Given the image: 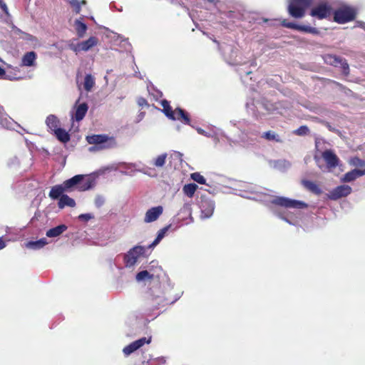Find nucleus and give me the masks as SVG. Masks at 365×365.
I'll return each instance as SVG.
<instances>
[{"label":"nucleus","instance_id":"1","mask_svg":"<svg viewBox=\"0 0 365 365\" xmlns=\"http://www.w3.org/2000/svg\"><path fill=\"white\" fill-rule=\"evenodd\" d=\"M230 123L238 130V136L243 143H251L255 142L259 136L269 142L279 143L284 142L282 137L275 131L268 130L261 133L260 126L247 120H231Z\"/></svg>","mask_w":365,"mask_h":365},{"label":"nucleus","instance_id":"2","mask_svg":"<svg viewBox=\"0 0 365 365\" xmlns=\"http://www.w3.org/2000/svg\"><path fill=\"white\" fill-rule=\"evenodd\" d=\"M263 204L274 215L294 226L297 225V221L292 220L289 216V213L282 209L294 208L302 210L308 207V205L303 201L283 196H272L269 199L264 200Z\"/></svg>","mask_w":365,"mask_h":365},{"label":"nucleus","instance_id":"3","mask_svg":"<svg viewBox=\"0 0 365 365\" xmlns=\"http://www.w3.org/2000/svg\"><path fill=\"white\" fill-rule=\"evenodd\" d=\"M213 41L217 44L218 50L227 64L230 66H246L249 64L250 66L254 68L257 66L256 59L247 60L246 57L240 55L239 49L234 43L227 42L220 43L215 39Z\"/></svg>","mask_w":365,"mask_h":365},{"label":"nucleus","instance_id":"4","mask_svg":"<svg viewBox=\"0 0 365 365\" xmlns=\"http://www.w3.org/2000/svg\"><path fill=\"white\" fill-rule=\"evenodd\" d=\"M66 192L74 190L84 192L93 188L96 184V175H76L72 178L66 180L63 182Z\"/></svg>","mask_w":365,"mask_h":365},{"label":"nucleus","instance_id":"5","mask_svg":"<svg viewBox=\"0 0 365 365\" xmlns=\"http://www.w3.org/2000/svg\"><path fill=\"white\" fill-rule=\"evenodd\" d=\"M166 284L167 287L165 288V291H161L160 287H153L150 288L148 292V301L151 310L158 309L168 304H173L181 297L182 294H178L174 300H169L165 297V292L168 290H171L173 285L170 284L169 279L166 280Z\"/></svg>","mask_w":365,"mask_h":365},{"label":"nucleus","instance_id":"6","mask_svg":"<svg viewBox=\"0 0 365 365\" xmlns=\"http://www.w3.org/2000/svg\"><path fill=\"white\" fill-rule=\"evenodd\" d=\"M86 141L88 144L96 145L100 149H110L116 148L118 144L116 140L113 136H108L106 134H96L86 136Z\"/></svg>","mask_w":365,"mask_h":365},{"label":"nucleus","instance_id":"7","mask_svg":"<svg viewBox=\"0 0 365 365\" xmlns=\"http://www.w3.org/2000/svg\"><path fill=\"white\" fill-rule=\"evenodd\" d=\"M147 248L142 245H135L130 248L123 256V262L126 268H133L139 259L145 256Z\"/></svg>","mask_w":365,"mask_h":365},{"label":"nucleus","instance_id":"8","mask_svg":"<svg viewBox=\"0 0 365 365\" xmlns=\"http://www.w3.org/2000/svg\"><path fill=\"white\" fill-rule=\"evenodd\" d=\"M197 204L200 209V218L202 220L210 218L215 208V201L206 194H201L200 196L197 195Z\"/></svg>","mask_w":365,"mask_h":365},{"label":"nucleus","instance_id":"9","mask_svg":"<svg viewBox=\"0 0 365 365\" xmlns=\"http://www.w3.org/2000/svg\"><path fill=\"white\" fill-rule=\"evenodd\" d=\"M311 4L312 0H290L288 5L289 14L295 19H301Z\"/></svg>","mask_w":365,"mask_h":365},{"label":"nucleus","instance_id":"10","mask_svg":"<svg viewBox=\"0 0 365 365\" xmlns=\"http://www.w3.org/2000/svg\"><path fill=\"white\" fill-rule=\"evenodd\" d=\"M355 17V10L349 6H341L333 12L334 21L341 24L351 21Z\"/></svg>","mask_w":365,"mask_h":365},{"label":"nucleus","instance_id":"11","mask_svg":"<svg viewBox=\"0 0 365 365\" xmlns=\"http://www.w3.org/2000/svg\"><path fill=\"white\" fill-rule=\"evenodd\" d=\"M323 58L325 63L335 67H340L344 75H349V66L345 58L333 54H326L323 56Z\"/></svg>","mask_w":365,"mask_h":365},{"label":"nucleus","instance_id":"12","mask_svg":"<svg viewBox=\"0 0 365 365\" xmlns=\"http://www.w3.org/2000/svg\"><path fill=\"white\" fill-rule=\"evenodd\" d=\"M245 107L247 113L256 118L264 114L262 109L265 110H270L266 103L262 101H255L254 98L247 99Z\"/></svg>","mask_w":365,"mask_h":365},{"label":"nucleus","instance_id":"13","mask_svg":"<svg viewBox=\"0 0 365 365\" xmlns=\"http://www.w3.org/2000/svg\"><path fill=\"white\" fill-rule=\"evenodd\" d=\"M352 192V188L348 185H341L332 190H331L327 194V197L331 200H337L341 197H345L349 195Z\"/></svg>","mask_w":365,"mask_h":365},{"label":"nucleus","instance_id":"14","mask_svg":"<svg viewBox=\"0 0 365 365\" xmlns=\"http://www.w3.org/2000/svg\"><path fill=\"white\" fill-rule=\"evenodd\" d=\"M282 25L285 28L299 31L303 33L312 34L314 35L319 34L318 29L315 27H312L307 25H300L295 22L287 21V20H283Z\"/></svg>","mask_w":365,"mask_h":365},{"label":"nucleus","instance_id":"15","mask_svg":"<svg viewBox=\"0 0 365 365\" xmlns=\"http://www.w3.org/2000/svg\"><path fill=\"white\" fill-rule=\"evenodd\" d=\"M331 12V6L327 3H322L313 7L310 11V15L318 19H327Z\"/></svg>","mask_w":365,"mask_h":365},{"label":"nucleus","instance_id":"16","mask_svg":"<svg viewBox=\"0 0 365 365\" xmlns=\"http://www.w3.org/2000/svg\"><path fill=\"white\" fill-rule=\"evenodd\" d=\"M151 341V337L147 338V337H142L139 339H137L126 346H125L123 349V353L125 356H128L130 355L131 354L134 353L135 351L139 349L140 347H142L145 344H150Z\"/></svg>","mask_w":365,"mask_h":365},{"label":"nucleus","instance_id":"17","mask_svg":"<svg viewBox=\"0 0 365 365\" xmlns=\"http://www.w3.org/2000/svg\"><path fill=\"white\" fill-rule=\"evenodd\" d=\"M17 123L9 116L4 107L0 105V128L11 130L14 129Z\"/></svg>","mask_w":365,"mask_h":365},{"label":"nucleus","instance_id":"18","mask_svg":"<svg viewBox=\"0 0 365 365\" xmlns=\"http://www.w3.org/2000/svg\"><path fill=\"white\" fill-rule=\"evenodd\" d=\"M163 206L158 205L152 207L151 208L148 209L146 211L144 217V222L145 223H150L155 222L159 218V217L163 214Z\"/></svg>","mask_w":365,"mask_h":365},{"label":"nucleus","instance_id":"19","mask_svg":"<svg viewBox=\"0 0 365 365\" xmlns=\"http://www.w3.org/2000/svg\"><path fill=\"white\" fill-rule=\"evenodd\" d=\"M322 156L328 168H335L339 165V159L333 150L330 149L325 150L322 153Z\"/></svg>","mask_w":365,"mask_h":365},{"label":"nucleus","instance_id":"20","mask_svg":"<svg viewBox=\"0 0 365 365\" xmlns=\"http://www.w3.org/2000/svg\"><path fill=\"white\" fill-rule=\"evenodd\" d=\"M78 102V101H77L74 106V113H71V119L75 120L77 122H79L82 120L86 115L87 111L88 110V106L86 103H82L77 106Z\"/></svg>","mask_w":365,"mask_h":365},{"label":"nucleus","instance_id":"21","mask_svg":"<svg viewBox=\"0 0 365 365\" xmlns=\"http://www.w3.org/2000/svg\"><path fill=\"white\" fill-rule=\"evenodd\" d=\"M365 175V168L363 170L354 168L349 172L345 173L340 179L341 182H351L356 179Z\"/></svg>","mask_w":365,"mask_h":365},{"label":"nucleus","instance_id":"22","mask_svg":"<svg viewBox=\"0 0 365 365\" xmlns=\"http://www.w3.org/2000/svg\"><path fill=\"white\" fill-rule=\"evenodd\" d=\"M37 54L35 51H28L21 58V66L26 67L35 66L36 64Z\"/></svg>","mask_w":365,"mask_h":365},{"label":"nucleus","instance_id":"23","mask_svg":"<svg viewBox=\"0 0 365 365\" xmlns=\"http://www.w3.org/2000/svg\"><path fill=\"white\" fill-rule=\"evenodd\" d=\"M269 164L271 167L280 172H286L292 165L291 163L285 159L269 160Z\"/></svg>","mask_w":365,"mask_h":365},{"label":"nucleus","instance_id":"24","mask_svg":"<svg viewBox=\"0 0 365 365\" xmlns=\"http://www.w3.org/2000/svg\"><path fill=\"white\" fill-rule=\"evenodd\" d=\"M64 192H66L63 183L56 185L51 188L48 196L52 200H59V199L65 195Z\"/></svg>","mask_w":365,"mask_h":365},{"label":"nucleus","instance_id":"25","mask_svg":"<svg viewBox=\"0 0 365 365\" xmlns=\"http://www.w3.org/2000/svg\"><path fill=\"white\" fill-rule=\"evenodd\" d=\"M67 229V225L65 224H61L48 230L46 232V236L49 238L58 237L66 231Z\"/></svg>","mask_w":365,"mask_h":365},{"label":"nucleus","instance_id":"26","mask_svg":"<svg viewBox=\"0 0 365 365\" xmlns=\"http://www.w3.org/2000/svg\"><path fill=\"white\" fill-rule=\"evenodd\" d=\"M171 228H172V225L170 224V225L165 226L163 228L160 229V230H158L155 239L150 245H149L148 248H153L155 246H157L160 242V241L165 237L167 232Z\"/></svg>","mask_w":365,"mask_h":365},{"label":"nucleus","instance_id":"27","mask_svg":"<svg viewBox=\"0 0 365 365\" xmlns=\"http://www.w3.org/2000/svg\"><path fill=\"white\" fill-rule=\"evenodd\" d=\"M14 32L16 34H19L20 36V38L26 41L27 43H30L32 46H35L38 43V38L36 36L24 32L19 29H16Z\"/></svg>","mask_w":365,"mask_h":365},{"label":"nucleus","instance_id":"28","mask_svg":"<svg viewBox=\"0 0 365 365\" xmlns=\"http://www.w3.org/2000/svg\"><path fill=\"white\" fill-rule=\"evenodd\" d=\"M160 105L163 107L162 111L167 118L173 120H176L175 113L170 106V102L168 101L165 99L162 100Z\"/></svg>","mask_w":365,"mask_h":365},{"label":"nucleus","instance_id":"29","mask_svg":"<svg viewBox=\"0 0 365 365\" xmlns=\"http://www.w3.org/2000/svg\"><path fill=\"white\" fill-rule=\"evenodd\" d=\"M48 244V241L45 237L41 238L37 240H31L26 243V247L28 249L38 250L43 248Z\"/></svg>","mask_w":365,"mask_h":365},{"label":"nucleus","instance_id":"30","mask_svg":"<svg viewBox=\"0 0 365 365\" xmlns=\"http://www.w3.org/2000/svg\"><path fill=\"white\" fill-rule=\"evenodd\" d=\"M302 184L306 189L317 195H320L322 193V190L315 182L311 180H302Z\"/></svg>","mask_w":365,"mask_h":365},{"label":"nucleus","instance_id":"31","mask_svg":"<svg viewBox=\"0 0 365 365\" xmlns=\"http://www.w3.org/2000/svg\"><path fill=\"white\" fill-rule=\"evenodd\" d=\"M53 133L57 140L62 143H67L71 140L70 134L64 128H58Z\"/></svg>","mask_w":365,"mask_h":365},{"label":"nucleus","instance_id":"32","mask_svg":"<svg viewBox=\"0 0 365 365\" xmlns=\"http://www.w3.org/2000/svg\"><path fill=\"white\" fill-rule=\"evenodd\" d=\"M76 205V201L66 194L63 195L58 202V207L60 209H63L65 207H74Z\"/></svg>","mask_w":365,"mask_h":365},{"label":"nucleus","instance_id":"33","mask_svg":"<svg viewBox=\"0 0 365 365\" xmlns=\"http://www.w3.org/2000/svg\"><path fill=\"white\" fill-rule=\"evenodd\" d=\"M75 29L79 38H83L88 29L86 24L82 21V18L76 19L74 21Z\"/></svg>","mask_w":365,"mask_h":365},{"label":"nucleus","instance_id":"34","mask_svg":"<svg viewBox=\"0 0 365 365\" xmlns=\"http://www.w3.org/2000/svg\"><path fill=\"white\" fill-rule=\"evenodd\" d=\"M98 43V39L95 36H91L88 39L80 42L82 51H88Z\"/></svg>","mask_w":365,"mask_h":365},{"label":"nucleus","instance_id":"35","mask_svg":"<svg viewBox=\"0 0 365 365\" xmlns=\"http://www.w3.org/2000/svg\"><path fill=\"white\" fill-rule=\"evenodd\" d=\"M46 124L50 130L54 132L59 128V120L55 115L51 114L46 118Z\"/></svg>","mask_w":365,"mask_h":365},{"label":"nucleus","instance_id":"36","mask_svg":"<svg viewBox=\"0 0 365 365\" xmlns=\"http://www.w3.org/2000/svg\"><path fill=\"white\" fill-rule=\"evenodd\" d=\"M154 274H150L147 269L138 272L135 275V279L138 282H145L153 279Z\"/></svg>","mask_w":365,"mask_h":365},{"label":"nucleus","instance_id":"37","mask_svg":"<svg viewBox=\"0 0 365 365\" xmlns=\"http://www.w3.org/2000/svg\"><path fill=\"white\" fill-rule=\"evenodd\" d=\"M197 188L198 186L195 183H189L184 185L182 190L185 195H187L188 197H193Z\"/></svg>","mask_w":365,"mask_h":365},{"label":"nucleus","instance_id":"38","mask_svg":"<svg viewBox=\"0 0 365 365\" xmlns=\"http://www.w3.org/2000/svg\"><path fill=\"white\" fill-rule=\"evenodd\" d=\"M175 111L178 113L179 118L178 119H181L183 123L186 125H190V118L188 113H187L182 108L178 107L175 109Z\"/></svg>","mask_w":365,"mask_h":365},{"label":"nucleus","instance_id":"39","mask_svg":"<svg viewBox=\"0 0 365 365\" xmlns=\"http://www.w3.org/2000/svg\"><path fill=\"white\" fill-rule=\"evenodd\" d=\"M95 84V80L91 74H86L84 78V89L86 91H90Z\"/></svg>","mask_w":365,"mask_h":365},{"label":"nucleus","instance_id":"40","mask_svg":"<svg viewBox=\"0 0 365 365\" xmlns=\"http://www.w3.org/2000/svg\"><path fill=\"white\" fill-rule=\"evenodd\" d=\"M167 153H163L154 159L153 165L157 168H162L165 165L167 158Z\"/></svg>","mask_w":365,"mask_h":365},{"label":"nucleus","instance_id":"41","mask_svg":"<svg viewBox=\"0 0 365 365\" xmlns=\"http://www.w3.org/2000/svg\"><path fill=\"white\" fill-rule=\"evenodd\" d=\"M349 164L356 167V168H364L365 167V160L361 159L358 157H354L349 160Z\"/></svg>","mask_w":365,"mask_h":365},{"label":"nucleus","instance_id":"42","mask_svg":"<svg viewBox=\"0 0 365 365\" xmlns=\"http://www.w3.org/2000/svg\"><path fill=\"white\" fill-rule=\"evenodd\" d=\"M148 91L150 93H151L154 98H155L156 99L159 98H161L163 96V93L162 91H160V90H158V88H156L155 87V86L153 84H152L151 83H150V85L148 86Z\"/></svg>","mask_w":365,"mask_h":365},{"label":"nucleus","instance_id":"43","mask_svg":"<svg viewBox=\"0 0 365 365\" xmlns=\"http://www.w3.org/2000/svg\"><path fill=\"white\" fill-rule=\"evenodd\" d=\"M222 135L227 139H229V138L227 136V135L220 129H217L216 130H213L212 135L210 137L213 139L215 144L218 143L220 142L219 135Z\"/></svg>","mask_w":365,"mask_h":365},{"label":"nucleus","instance_id":"44","mask_svg":"<svg viewBox=\"0 0 365 365\" xmlns=\"http://www.w3.org/2000/svg\"><path fill=\"white\" fill-rule=\"evenodd\" d=\"M191 178L196 182L200 185H207L206 179L200 173H193L191 174Z\"/></svg>","mask_w":365,"mask_h":365},{"label":"nucleus","instance_id":"45","mask_svg":"<svg viewBox=\"0 0 365 365\" xmlns=\"http://www.w3.org/2000/svg\"><path fill=\"white\" fill-rule=\"evenodd\" d=\"M309 133V128L307 125H301L294 131V134L299 136H305Z\"/></svg>","mask_w":365,"mask_h":365},{"label":"nucleus","instance_id":"46","mask_svg":"<svg viewBox=\"0 0 365 365\" xmlns=\"http://www.w3.org/2000/svg\"><path fill=\"white\" fill-rule=\"evenodd\" d=\"M106 202V197L100 194L96 195L94 199V205L96 208H101Z\"/></svg>","mask_w":365,"mask_h":365},{"label":"nucleus","instance_id":"47","mask_svg":"<svg viewBox=\"0 0 365 365\" xmlns=\"http://www.w3.org/2000/svg\"><path fill=\"white\" fill-rule=\"evenodd\" d=\"M7 165L10 168L16 169L20 165V160L16 156H14L9 159Z\"/></svg>","mask_w":365,"mask_h":365},{"label":"nucleus","instance_id":"48","mask_svg":"<svg viewBox=\"0 0 365 365\" xmlns=\"http://www.w3.org/2000/svg\"><path fill=\"white\" fill-rule=\"evenodd\" d=\"M70 4L73 7V10L76 14H79L81 12V5L85 4L86 1L83 0L81 2L78 1V0H70Z\"/></svg>","mask_w":365,"mask_h":365},{"label":"nucleus","instance_id":"49","mask_svg":"<svg viewBox=\"0 0 365 365\" xmlns=\"http://www.w3.org/2000/svg\"><path fill=\"white\" fill-rule=\"evenodd\" d=\"M138 170L145 175H147L151 177V178H154V177L157 176V173H156L155 169L151 168H143L139 169Z\"/></svg>","mask_w":365,"mask_h":365},{"label":"nucleus","instance_id":"50","mask_svg":"<svg viewBox=\"0 0 365 365\" xmlns=\"http://www.w3.org/2000/svg\"><path fill=\"white\" fill-rule=\"evenodd\" d=\"M77 218L81 222H87L94 218V215L92 213H83L80 214Z\"/></svg>","mask_w":365,"mask_h":365},{"label":"nucleus","instance_id":"51","mask_svg":"<svg viewBox=\"0 0 365 365\" xmlns=\"http://www.w3.org/2000/svg\"><path fill=\"white\" fill-rule=\"evenodd\" d=\"M68 48L76 53L82 51L80 43H74L73 42H71L68 43Z\"/></svg>","mask_w":365,"mask_h":365},{"label":"nucleus","instance_id":"52","mask_svg":"<svg viewBox=\"0 0 365 365\" xmlns=\"http://www.w3.org/2000/svg\"><path fill=\"white\" fill-rule=\"evenodd\" d=\"M252 73V71H250V70H247V71H245V76H243L242 73H240V78H241V80L242 81V83L247 86H250V87L252 88V83H250L249 82H247V77Z\"/></svg>","mask_w":365,"mask_h":365},{"label":"nucleus","instance_id":"53","mask_svg":"<svg viewBox=\"0 0 365 365\" xmlns=\"http://www.w3.org/2000/svg\"><path fill=\"white\" fill-rule=\"evenodd\" d=\"M195 129H196L197 133H199L200 135H204L205 137H207V138H210L212 135V132H207V131H205V130H203L202 128H201L200 127H197Z\"/></svg>","mask_w":365,"mask_h":365},{"label":"nucleus","instance_id":"54","mask_svg":"<svg viewBox=\"0 0 365 365\" xmlns=\"http://www.w3.org/2000/svg\"><path fill=\"white\" fill-rule=\"evenodd\" d=\"M324 125L327 128V129L329 131H331L333 133H335L336 134H340L341 132L339 130L336 129V128L333 127L329 123L325 122Z\"/></svg>","mask_w":365,"mask_h":365},{"label":"nucleus","instance_id":"55","mask_svg":"<svg viewBox=\"0 0 365 365\" xmlns=\"http://www.w3.org/2000/svg\"><path fill=\"white\" fill-rule=\"evenodd\" d=\"M0 78L11 80L8 76H6L5 70L0 66Z\"/></svg>","mask_w":365,"mask_h":365},{"label":"nucleus","instance_id":"56","mask_svg":"<svg viewBox=\"0 0 365 365\" xmlns=\"http://www.w3.org/2000/svg\"><path fill=\"white\" fill-rule=\"evenodd\" d=\"M138 104L139 106L143 107L148 105L147 101L144 98H139L138 99Z\"/></svg>","mask_w":365,"mask_h":365},{"label":"nucleus","instance_id":"57","mask_svg":"<svg viewBox=\"0 0 365 365\" xmlns=\"http://www.w3.org/2000/svg\"><path fill=\"white\" fill-rule=\"evenodd\" d=\"M0 8L6 13L8 14V8L6 4L3 1V0H0Z\"/></svg>","mask_w":365,"mask_h":365},{"label":"nucleus","instance_id":"58","mask_svg":"<svg viewBox=\"0 0 365 365\" xmlns=\"http://www.w3.org/2000/svg\"><path fill=\"white\" fill-rule=\"evenodd\" d=\"M356 26L359 27L365 31V23L364 21H356Z\"/></svg>","mask_w":365,"mask_h":365},{"label":"nucleus","instance_id":"59","mask_svg":"<svg viewBox=\"0 0 365 365\" xmlns=\"http://www.w3.org/2000/svg\"><path fill=\"white\" fill-rule=\"evenodd\" d=\"M102 149H100V148H98V146L96 145H93L92 146H91L89 148H88V150L90 152H94V151H97V150H101Z\"/></svg>","mask_w":365,"mask_h":365},{"label":"nucleus","instance_id":"60","mask_svg":"<svg viewBox=\"0 0 365 365\" xmlns=\"http://www.w3.org/2000/svg\"><path fill=\"white\" fill-rule=\"evenodd\" d=\"M6 247V242L0 238V250L4 249Z\"/></svg>","mask_w":365,"mask_h":365},{"label":"nucleus","instance_id":"61","mask_svg":"<svg viewBox=\"0 0 365 365\" xmlns=\"http://www.w3.org/2000/svg\"><path fill=\"white\" fill-rule=\"evenodd\" d=\"M133 76H134L135 77H136V78H140V79H142V78H143V77H142V76H141V74H140V73L139 71H135V73H134V74H133Z\"/></svg>","mask_w":365,"mask_h":365},{"label":"nucleus","instance_id":"62","mask_svg":"<svg viewBox=\"0 0 365 365\" xmlns=\"http://www.w3.org/2000/svg\"><path fill=\"white\" fill-rule=\"evenodd\" d=\"M144 114H145V113H144L143 112H142V113H140L139 114V115H138L139 120H140L144 117Z\"/></svg>","mask_w":365,"mask_h":365},{"label":"nucleus","instance_id":"63","mask_svg":"<svg viewBox=\"0 0 365 365\" xmlns=\"http://www.w3.org/2000/svg\"><path fill=\"white\" fill-rule=\"evenodd\" d=\"M207 1L211 4H216L217 2V1H216V0H207Z\"/></svg>","mask_w":365,"mask_h":365},{"label":"nucleus","instance_id":"64","mask_svg":"<svg viewBox=\"0 0 365 365\" xmlns=\"http://www.w3.org/2000/svg\"><path fill=\"white\" fill-rule=\"evenodd\" d=\"M319 142L316 140V148H318Z\"/></svg>","mask_w":365,"mask_h":365}]
</instances>
